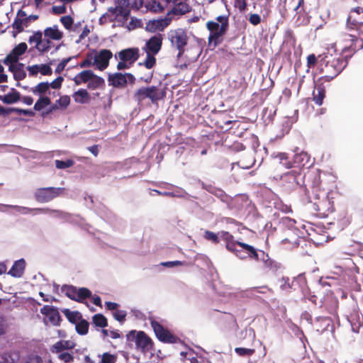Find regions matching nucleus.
<instances>
[{
	"label": "nucleus",
	"mask_w": 363,
	"mask_h": 363,
	"mask_svg": "<svg viewBox=\"0 0 363 363\" xmlns=\"http://www.w3.org/2000/svg\"><path fill=\"white\" fill-rule=\"evenodd\" d=\"M250 23L253 26H257L261 23V17L257 13H252L248 18Z\"/></svg>",
	"instance_id": "obj_60"
},
{
	"label": "nucleus",
	"mask_w": 363,
	"mask_h": 363,
	"mask_svg": "<svg viewBox=\"0 0 363 363\" xmlns=\"http://www.w3.org/2000/svg\"><path fill=\"white\" fill-rule=\"evenodd\" d=\"M139 52L138 48L123 49L115 55V58L125 61L132 65L139 58Z\"/></svg>",
	"instance_id": "obj_15"
},
{
	"label": "nucleus",
	"mask_w": 363,
	"mask_h": 363,
	"mask_svg": "<svg viewBox=\"0 0 363 363\" xmlns=\"http://www.w3.org/2000/svg\"><path fill=\"white\" fill-rule=\"evenodd\" d=\"M247 135L245 141L246 143V145L250 146L252 149H255L259 146V140L257 136L251 133L246 132Z\"/></svg>",
	"instance_id": "obj_39"
},
{
	"label": "nucleus",
	"mask_w": 363,
	"mask_h": 363,
	"mask_svg": "<svg viewBox=\"0 0 363 363\" xmlns=\"http://www.w3.org/2000/svg\"><path fill=\"white\" fill-rule=\"evenodd\" d=\"M146 53V58L143 62H140V66H144L145 68L150 69L153 68L156 65L157 60L155 55L156 54H152L150 52Z\"/></svg>",
	"instance_id": "obj_36"
},
{
	"label": "nucleus",
	"mask_w": 363,
	"mask_h": 363,
	"mask_svg": "<svg viewBox=\"0 0 363 363\" xmlns=\"http://www.w3.org/2000/svg\"><path fill=\"white\" fill-rule=\"evenodd\" d=\"M319 64V55L316 57L315 54H311L307 57V67L308 68H313L315 65Z\"/></svg>",
	"instance_id": "obj_51"
},
{
	"label": "nucleus",
	"mask_w": 363,
	"mask_h": 363,
	"mask_svg": "<svg viewBox=\"0 0 363 363\" xmlns=\"http://www.w3.org/2000/svg\"><path fill=\"white\" fill-rule=\"evenodd\" d=\"M280 186L286 194L298 191L303 205H310L314 212L321 211V198L327 196L335 187V180L333 175L318 170L303 172L301 165L284 173L280 178Z\"/></svg>",
	"instance_id": "obj_1"
},
{
	"label": "nucleus",
	"mask_w": 363,
	"mask_h": 363,
	"mask_svg": "<svg viewBox=\"0 0 363 363\" xmlns=\"http://www.w3.org/2000/svg\"><path fill=\"white\" fill-rule=\"evenodd\" d=\"M233 6L238 9L240 12L243 13L247 10V0H234Z\"/></svg>",
	"instance_id": "obj_50"
},
{
	"label": "nucleus",
	"mask_w": 363,
	"mask_h": 363,
	"mask_svg": "<svg viewBox=\"0 0 363 363\" xmlns=\"http://www.w3.org/2000/svg\"><path fill=\"white\" fill-rule=\"evenodd\" d=\"M108 85L118 89H123L127 86V79L125 75L121 72H116L113 74L108 73Z\"/></svg>",
	"instance_id": "obj_19"
},
{
	"label": "nucleus",
	"mask_w": 363,
	"mask_h": 363,
	"mask_svg": "<svg viewBox=\"0 0 363 363\" xmlns=\"http://www.w3.org/2000/svg\"><path fill=\"white\" fill-rule=\"evenodd\" d=\"M92 320L93 323L97 327L104 328L108 325L106 318L101 313L95 314L92 317Z\"/></svg>",
	"instance_id": "obj_41"
},
{
	"label": "nucleus",
	"mask_w": 363,
	"mask_h": 363,
	"mask_svg": "<svg viewBox=\"0 0 363 363\" xmlns=\"http://www.w3.org/2000/svg\"><path fill=\"white\" fill-rule=\"evenodd\" d=\"M162 36L161 34H157L152 36L143 48L145 52H150L152 54H157L162 46Z\"/></svg>",
	"instance_id": "obj_17"
},
{
	"label": "nucleus",
	"mask_w": 363,
	"mask_h": 363,
	"mask_svg": "<svg viewBox=\"0 0 363 363\" xmlns=\"http://www.w3.org/2000/svg\"><path fill=\"white\" fill-rule=\"evenodd\" d=\"M239 247L242 250V255L246 256L244 259L250 258L255 261L260 260V257L258 251L252 245L240 242Z\"/></svg>",
	"instance_id": "obj_22"
},
{
	"label": "nucleus",
	"mask_w": 363,
	"mask_h": 363,
	"mask_svg": "<svg viewBox=\"0 0 363 363\" xmlns=\"http://www.w3.org/2000/svg\"><path fill=\"white\" fill-rule=\"evenodd\" d=\"M21 99V94L15 89L12 88L11 91L1 98L4 104H11L18 101Z\"/></svg>",
	"instance_id": "obj_31"
},
{
	"label": "nucleus",
	"mask_w": 363,
	"mask_h": 363,
	"mask_svg": "<svg viewBox=\"0 0 363 363\" xmlns=\"http://www.w3.org/2000/svg\"><path fill=\"white\" fill-rule=\"evenodd\" d=\"M27 69L29 72V75L32 77L36 76L39 72L44 76H50L52 74V68L48 64L28 66Z\"/></svg>",
	"instance_id": "obj_21"
},
{
	"label": "nucleus",
	"mask_w": 363,
	"mask_h": 363,
	"mask_svg": "<svg viewBox=\"0 0 363 363\" xmlns=\"http://www.w3.org/2000/svg\"><path fill=\"white\" fill-rule=\"evenodd\" d=\"M150 10L155 13H161L164 11V7L162 4L157 1H153L151 5Z\"/></svg>",
	"instance_id": "obj_61"
},
{
	"label": "nucleus",
	"mask_w": 363,
	"mask_h": 363,
	"mask_svg": "<svg viewBox=\"0 0 363 363\" xmlns=\"http://www.w3.org/2000/svg\"><path fill=\"white\" fill-rule=\"evenodd\" d=\"M48 213L52 214L55 217H57V218H65L68 215V213H67L64 211H62L60 210L50 209V211Z\"/></svg>",
	"instance_id": "obj_62"
},
{
	"label": "nucleus",
	"mask_w": 363,
	"mask_h": 363,
	"mask_svg": "<svg viewBox=\"0 0 363 363\" xmlns=\"http://www.w3.org/2000/svg\"><path fill=\"white\" fill-rule=\"evenodd\" d=\"M74 346V343L72 341L60 340L52 345V352L59 353L65 350H72Z\"/></svg>",
	"instance_id": "obj_27"
},
{
	"label": "nucleus",
	"mask_w": 363,
	"mask_h": 363,
	"mask_svg": "<svg viewBox=\"0 0 363 363\" xmlns=\"http://www.w3.org/2000/svg\"><path fill=\"white\" fill-rule=\"evenodd\" d=\"M60 22L67 30H69L73 24V18L70 16L61 17Z\"/></svg>",
	"instance_id": "obj_55"
},
{
	"label": "nucleus",
	"mask_w": 363,
	"mask_h": 363,
	"mask_svg": "<svg viewBox=\"0 0 363 363\" xmlns=\"http://www.w3.org/2000/svg\"><path fill=\"white\" fill-rule=\"evenodd\" d=\"M51 104L50 99L47 96H40V98L37 100L34 105V110L36 111H40L43 110L46 106Z\"/></svg>",
	"instance_id": "obj_37"
},
{
	"label": "nucleus",
	"mask_w": 363,
	"mask_h": 363,
	"mask_svg": "<svg viewBox=\"0 0 363 363\" xmlns=\"http://www.w3.org/2000/svg\"><path fill=\"white\" fill-rule=\"evenodd\" d=\"M325 87L323 84V81L318 80L315 84V89L313 91V101L318 106H321L323 102V99L325 97Z\"/></svg>",
	"instance_id": "obj_20"
},
{
	"label": "nucleus",
	"mask_w": 363,
	"mask_h": 363,
	"mask_svg": "<svg viewBox=\"0 0 363 363\" xmlns=\"http://www.w3.org/2000/svg\"><path fill=\"white\" fill-rule=\"evenodd\" d=\"M40 46H35V48L42 53L47 52L49 51V50L52 48L53 45L52 43L51 42V40L47 38L45 40H41V43H40Z\"/></svg>",
	"instance_id": "obj_42"
},
{
	"label": "nucleus",
	"mask_w": 363,
	"mask_h": 363,
	"mask_svg": "<svg viewBox=\"0 0 363 363\" xmlns=\"http://www.w3.org/2000/svg\"><path fill=\"white\" fill-rule=\"evenodd\" d=\"M92 60H94L92 55L90 53H87L86 58L79 63V66L81 68L91 67V65H95Z\"/></svg>",
	"instance_id": "obj_53"
},
{
	"label": "nucleus",
	"mask_w": 363,
	"mask_h": 363,
	"mask_svg": "<svg viewBox=\"0 0 363 363\" xmlns=\"http://www.w3.org/2000/svg\"><path fill=\"white\" fill-rule=\"evenodd\" d=\"M65 191L61 187L38 188L34 193V198L38 203H48L60 196Z\"/></svg>",
	"instance_id": "obj_9"
},
{
	"label": "nucleus",
	"mask_w": 363,
	"mask_h": 363,
	"mask_svg": "<svg viewBox=\"0 0 363 363\" xmlns=\"http://www.w3.org/2000/svg\"><path fill=\"white\" fill-rule=\"evenodd\" d=\"M165 93L160 91L156 86H143L138 89L133 95L134 99L138 103H141L146 99H149L152 103H157L159 100L163 99Z\"/></svg>",
	"instance_id": "obj_6"
},
{
	"label": "nucleus",
	"mask_w": 363,
	"mask_h": 363,
	"mask_svg": "<svg viewBox=\"0 0 363 363\" xmlns=\"http://www.w3.org/2000/svg\"><path fill=\"white\" fill-rule=\"evenodd\" d=\"M52 12L55 15L63 14L67 12V8L65 5L53 6L52 7Z\"/></svg>",
	"instance_id": "obj_59"
},
{
	"label": "nucleus",
	"mask_w": 363,
	"mask_h": 363,
	"mask_svg": "<svg viewBox=\"0 0 363 363\" xmlns=\"http://www.w3.org/2000/svg\"><path fill=\"white\" fill-rule=\"evenodd\" d=\"M91 82L89 84V87L93 89H96L97 87L101 86L104 84V79L99 76L94 74V77L91 78Z\"/></svg>",
	"instance_id": "obj_49"
},
{
	"label": "nucleus",
	"mask_w": 363,
	"mask_h": 363,
	"mask_svg": "<svg viewBox=\"0 0 363 363\" xmlns=\"http://www.w3.org/2000/svg\"><path fill=\"white\" fill-rule=\"evenodd\" d=\"M14 112V108H5L0 105V116H6Z\"/></svg>",
	"instance_id": "obj_64"
},
{
	"label": "nucleus",
	"mask_w": 363,
	"mask_h": 363,
	"mask_svg": "<svg viewBox=\"0 0 363 363\" xmlns=\"http://www.w3.org/2000/svg\"><path fill=\"white\" fill-rule=\"evenodd\" d=\"M25 267V260L23 259H18L14 262L8 274L14 277H21L23 274Z\"/></svg>",
	"instance_id": "obj_25"
},
{
	"label": "nucleus",
	"mask_w": 363,
	"mask_h": 363,
	"mask_svg": "<svg viewBox=\"0 0 363 363\" xmlns=\"http://www.w3.org/2000/svg\"><path fill=\"white\" fill-rule=\"evenodd\" d=\"M108 11L111 12L113 15L116 16H123V17H127L129 15V10H127L123 8V6H116L114 8L111 7L108 9Z\"/></svg>",
	"instance_id": "obj_43"
},
{
	"label": "nucleus",
	"mask_w": 363,
	"mask_h": 363,
	"mask_svg": "<svg viewBox=\"0 0 363 363\" xmlns=\"http://www.w3.org/2000/svg\"><path fill=\"white\" fill-rule=\"evenodd\" d=\"M29 22L27 20V13L25 11L20 9L18 11L14 21L12 23L13 28V36L15 38L17 34L23 31L24 28L29 26Z\"/></svg>",
	"instance_id": "obj_13"
},
{
	"label": "nucleus",
	"mask_w": 363,
	"mask_h": 363,
	"mask_svg": "<svg viewBox=\"0 0 363 363\" xmlns=\"http://www.w3.org/2000/svg\"><path fill=\"white\" fill-rule=\"evenodd\" d=\"M259 252L261 253L262 257H260V259L263 260L264 265L266 268L269 269V270L275 271L278 269L279 266L277 262L274 261L273 259H270L268 257V255H265L264 251L260 250Z\"/></svg>",
	"instance_id": "obj_34"
},
{
	"label": "nucleus",
	"mask_w": 363,
	"mask_h": 363,
	"mask_svg": "<svg viewBox=\"0 0 363 363\" xmlns=\"http://www.w3.org/2000/svg\"><path fill=\"white\" fill-rule=\"evenodd\" d=\"M301 238L296 235H292L289 238L283 239L281 244L285 250H293L297 248L300 244Z\"/></svg>",
	"instance_id": "obj_26"
},
{
	"label": "nucleus",
	"mask_w": 363,
	"mask_h": 363,
	"mask_svg": "<svg viewBox=\"0 0 363 363\" xmlns=\"http://www.w3.org/2000/svg\"><path fill=\"white\" fill-rule=\"evenodd\" d=\"M57 103L58 104L60 108L65 109L69 105L70 98L67 95L60 96V98L57 100Z\"/></svg>",
	"instance_id": "obj_52"
},
{
	"label": "nucleus",
	"mask_w": 363,
	"mask_h": 363,
	"mask_svg": "<svg viewBox=\"0 0 363 363\" xmlns=\"http://www.w3.org/2000/svg\"><path fill=\"white\" fill-rule=\"evenodd\" d=\"M14 112L17 113H23L26 116H33L35 113L30 109H22L18 108H14Z\"/></svg>",
	"instance_id": "obj_63"
},
{
	"label": "nucleus",
	"mask_w": 363,
	"mask_h": 363,
	"mask_svg": "<svg viewBox=\"0 0 363 363\" xmlns=\"http://www.w3.org/2000/svg\"><path fill=\"white\" fill-rule=\"evenodd\" d=\"M151 327L153 329L157 338L164 343H175L178 337L171 333V332L165 328L162 324L157 320L150 322Z\"/></svg>",
	"instance_id": "obj_10"
},
{
	"label": "nucleus",
	"mask_w": 363,
	"mask_h": 363,
	"mask_svg": "<svg viewBox=\"0 0 363 363\" xmlns=\"http://www.w3.org/2000/svg\"><path fill=\"white\" fill-rule=\"evenodd\" d=\"M62 313H64L65 317L67 318V320L71 323H73V324H76L78 320H81L82 318V315H81V313L77 311H72L69 309L66 308L62 311Z\"/></svg>",
	"instance_id": "obj_33"
},
{
	"label": "nucleus",
	"mask_w": 363,
	"mask_h": 363,
	"mask_svg": "<svg viewBox=\"0 0 363 363\" xmlns=\"http://www.w3.org/2000/svg\"><path fill=\"white\" fill-rule=\"evenodd\" d=\"M112 57L113 53L111 50L107 49L101 50L94 57V63L96 68L101 71L106 69L108 67L109 61Z\"/></svg>",
	"instance_id": "obj_12"
},
{
	"label": "nucleus",
	"mask_w": 363,
	"mask_h": 363,
	"mask_svg": "<svg viewBox=\"0 0 363 363\" xmlns=\"http://www.w3.org/2000/svg\"><path fill=\"white\" fill-rule=\"evenodd\" d=\"M215 21H208L206 23V28L209 31L208 38V45L213 49L216 48L223 42V37L225 35L229 28L228 16H218Z\"/></svg>",
	"instance_id": "obj_4"
},
{
	"label": "nucleus",
	"mask_w": 363,
	"mask_h": 363,
	"mask_svg": "<svg viewBox=\"0 0 363 363\" xmlns=\"http://www.w3.org/2000/svg\"><path fill=\"white\" fill-rule=\"evenodd\" d=\"M220 240L225 243L226 249L240 259H244L246 256L242 255V250H238L237 247H239L240 242L235 240L234 236L228 231L221 230L219 232Z\"/></svg>",
	"instance_id": "obj_11"
},
{
	"label": "nucleus",
	"mask_w": 363,
	"mask_h": 363,
	"mask_svg": "<svg viewBox=\"0 0 363 363\" xmlns=\"http://www.w3.org/2000/svg\"><path fill=\"white\" fill-rule=\"evenodd\" d=\"M347 56L333 57L332 55H319V71L322 74L319 81L330 82L337 77L347 65Z\"/></svg>",
	"instance_id": "obj_3"
},
{
	"label": "nucleus",
	"mask_w": 363,
	"mask_h": 363,
	"mask_svg": "<svg viewBox=\"0 0 363 363\" xmlns=\"http://www.w3.org/2000/svg\"><path fill=\"white\" fill-rule=\"evenodd\" d=\"M11 207L14 208H18V209H22V210L25 211L26 213L35 211L37 213H48L50 211L49 208H25V207H20L18 206H11Z\"/></svg>",
	"instance_id": "obj_46"
},
{
	"label": "nucleus",
	"mask_w": 363,
	"mask_h": 363,
	"mask_svg": "<svg viewBox=\"0 0 363 363\" xmlns=\"http://www.w3.org/2000/svg\"><path fill=\"white\" fill-rule=\"evenodd\" d=\"M128 341L135 342L138 348L143 352L149 351L152 348V340L143 331L131 330L126 335Z\"/></svg>",
	"instance_id": "obj_8"
},
{
	"label": "nucleus",
	"mask_w": 363,
	"mask_h": 363,
	"mask_svg": "<svg viewBox=\"0 0 363 363\" xmlns=\"http://www.w3.org/2000/svg\"><path fill=\"white\" fill-rule=\"evenodd\" d=\"M40 313L48 318L52 325L59 326L60 325L62 317L57 308L45 305L40 309Z\"/></svg>",
	"instance_id": "obj_16"
},
{
	"label": "nucleus",
	"mask_w": 363,
	"mask_h": 363,
	"mask_svg": "<svg viewBox=\"0 0 363 363\" xmlns=\"http://www.w3.org/2000/svg\"><path fill=\"white\" fill-rule=\"evenodd\" d=\"M43 34L45 38L52 40H60L63 38V33L58 29L57 25L46 28Z\"/></svg>",
	"instance_id": "obj_24"
},
{
	"label": "nucleus",
	"mask_w": 363,
	"mask_h": 363,
	"mask_svg": "<svg viewBox=\"0 0 363 363\" xmlns=\"http://www.w3.org/2000/svg\"><path fill=\"white\" fill-rule=\"evenodd\" d=\"M167 35L172 47L178 51L177 57H181L184 54L188 45L189 37L186 31L182 28H177L169 30Z\"/></svg>",
	"instance_id": "obj_5"
},
{
	"label": "nucleus",
	"mask_w": 363,
	"mask_h": 363,
	"mask_svg": "<svg viewBox=\"0 0 363 363\" xmlns=\"http://www.w3.org/2000/svg\"><path fill=\"white\" fill-rule=\"evenodd\" d=\"M9 65V70L13 74V78L15 80L19 82L26 77V73L23 69V64L18 63Z\"/></svg>",
	"instance_id": "obj_23"
},
{
	"label": "nucleus",
	"mask_w": 363,
	"mask_h": 363,
	"mask_svg": "<svg viewBox=\"0 0 363 363\" xmlns=\"http://www.w3.org/2000/svg\"><path fill=\"white\" fill-rule=\"evenodd\" d=\"M190 11V6L185 2L176 4L174 6L167 12L172 17V15H184Z\"/></svg>",
	"instance_id": "obj_28"
},
{
	"label": "nucleus",
	"mask_w": 363,
	"mask_h": 363,
	"mask_svg": "<svg viewBox=\"0 0 363 363\" xmlns=\"http://www.w3.org/2000/svg\"><path fill=\"white\" fill-rule=\"evenodd\" d=\"M89 322L84 319L79 320V322L76 323L75 329L78 334L81 335H86L89 331Z\"/></svg>",
	"instance_id": "obj_38"
},
{
	"label": "nucleus",
	"mask_w": 363,
	"mask_h": 363,
	"mask_svg": "<svg viewBox=\"0 0 363 363\" xmlns=\"http://www.w3.org/2000/svg\"><path fill=\"white\" fill-rule=\"evenodd\" d=\"M75 102L79 104H86L89 101V95L86 89H79L73 94Z\"/></svg>",
	"instance_id": "obj_32"
},
{
	"label": "nucleus",
	"mask_w": 363,
	"mask_h": 363,
	"mask_svg": "<svg viewBox=\"0 0 363 363\" xmlns=\"http://www.w3.org/2000/svg\"><path fill=\"white\" fill-rule=\"evenodd\" d=\"M116 360V355L110 354L108 352L104 353L101 358L102 363H115Z\"/></svg>",
	"instance_id": "obj_54"
},
{
	"label": "nucleus",
	"mask_w": 363,
	"mask_h": 363,
	"mask_svg": "<svg viewBox=\"0 0 363 363\" xmlns=\"http://www.w3.org/2000/svg\"><path fill=\"white\" fill-rule=\"evenodd\" d=\"M203 238L214 245H217L220 242V238L219 236V232L216 233L210 230H205L203 234Z\"/></svg>",
	"instance_id": "obj_40"
},
{
	"label": "nucleus",
	"mask_w": 363,
	"mask_h": 363,
	"mask_svg": "<svg viewBox=\"0 0 363 363\" xmlns=\"http://www.w3.org/2000/svg\"><path fill=\"white\" fill-rule=\"evenodd\" d=\"M58 358L65 363H69L74 360L73 355L67 352H59Z\"/></svg>",
	"instance_id": "obj_56"
},
{
	"label": "nucleus",
	"mask_w": 363,
	"mask_h": 363,
	"mask_svg": "<svg viewBox=\"0 0 363 363\" xmlns=\"http://www.w3.org/2000/svg\"><path fill=\"white\" fill-rule=\"evenodd\" d=\"M347 32L341 34L338 43L344 56L351 57L363 48V8L355 7L350 11L346 20Z\"/></svg>",
	"instance_id": "obj_2"
},
{
	"label": "nucleus",
	"mask_w": 363,
	"mask_h": 363,
	"mask_svg": "<svg viewBox=\"0 0 363 363\" xmlns=\"http://www.w3.org/2000/svg\"><path fill=\"white\" fill-rule=\"evenodd\" d=\"M64 81L62 77L60 76L57 77L55 80H53L51 83L48 82L49 87H52L55 89H60L62 86V83Z\"/></svg>",
	"instance_id": "obj_58"
},
{
	"label": "nucleus",
	"mask_w": 363,
	"mask_h": 363,
	"mask_svg": "<svg viewBox=\"0 0 363 363\" xmlns=\"http://www.w3.org/2000/svg\"><path fill=\"white\" fill-rule=\"evenodd\" d=\"M113 315L116 320L122 323L125 320V317L127 315V313L125 311L116 310L113 313Z\"/></svg>",
	"instance_id": "obj_57"
},
{
	"label": "nucleus",
	"mask_w": 363,
	"mask_h": 363,
	"mask_svg": "<svg viewBox=\"0 0 363 363\" xmlns=\"http://www.w3.org/2000/svg\"><path fill=\"white\" fill-rule=\"evenodd\" d=\"M49 89H50V87L48 85V82H40L35 86L32 87L30 89V91L34 95H39L40 96H43L42 95L47 93V91L49 90Z\"/></svg>",
	"instance_id": "obj_35"
},
{
	"label": "nucleus",
	"mask_w": 363,
	"mask_h": 363,
	"mask_svg": "<svg viewBox=\"0 0 363 363\" xmlns=\"http://www.w3.org/2000/svg\"><path fill=\"white\" fill-rule=\"evenodd\" d=\"M172 20V17L169 13L166 14L163 18L150 21L147 23V29L150 31L155 32L156 30H163L164 28L167 27Z\"/></svg>",
	"instance_id": "obj_18"
},
{
	"label": "nucleus",
	"mask_w": 363,
	"mask_h": 363,
	"mask_svg": "<svg viewBox=\"0 0 363 363\" xmlns=\"http://www.w3.org/2000/svg\"><path fill=\"white\" fill-rule=\"evenodd\" d=\"M28 46L26 43H21L15 46L9 54L3 60V63L6 65L16 64L19 60V57L23 55L27 50Z\"/></svg>",
	"instance_id": "obj_14"
},
{
	"label": "nucleus",
	"mask_w": 363,
	"mask_h": 363,
	"mask_svg": "<svg viewBox=\"0 0 363 363\" xmlns=\"http://www.w3.org/2000/svg\"><path fill=\"white\" fill-rule=\"evenodd\" d=\"M78 55L77 56H73V57H69L67 58H64L57 66L55 70V72L56 74H60L65 68L66 65H67V63L73 58H75L77 57Z\"/></svg>",
	"instance_id": "obj_47"
},
{
	"label": "nucleus",
	"mask_w": 363,
	"mask_h": 363,
	"mask_svg": "<svg viewBox=\"0 0 363 363\" xmlns=\"http://www.w3.org/2000/svg\"><path fill=\"white\" fill-rule=\"evenodd\" d=\"M43 33L40 30L36 31L34 34L29 37L28 42L30 43H35V46H40L42 40Z\"/></svg>",
	"instance_id": "obj_48"
},
{
	"label": "nucleus",
	"mask_w": 363,
	"mask_h": 363,
	"mask_svg": "<svg viewBox=\"0 0 363 363\" xmlns=\"http://www.w3.org/2000/svg\"><path fill=\"white\" fill-rule=\"evenodd\" d=\"M306 155L304 153L297 154L294 155V160L293 162L289 161V159L286 160L284 161L280 162V164L285 167L287 169H294V167H295L296 165H301L302 167L304 166L303 164H301V161L303 160V157H306Z\"/></svg>",
	"instance_id": "obj_29"
},
{
	"label": "nucleus",
	"mask_w": 363,
	"mask_h": 363,
	"mask_svg": "<svg viewBox=\"0 0 363 363\" xmlns=\"http://www.w3.org/2000/svg\"><path fill=\"white\" fill-rule=\"evenodd\" d=\"M235 352L236 354L240 357H245V356H252L255 352V349H248V348H244V347H235Z\"/></svg>",
	"instance_id": "obj_45"
},
{
	"label": "nucleus",
	"mask_w": 363,
	"mask_h": 363,
	"mask_svg": "<svg viewBox=\"0 0 363 363\" xmlns=\"http://www.w3.org/2000/svg\"><path fill=\"white\" fill-rule=\"evenodd\" d=\"M62 292L65 294L71 300L75 301L79 303H86V298L91 297V291L85 287L77 289L72 285H63L61 288Z\"/></svg>",
	"instance_id": "obj_7"
},
{
	"label": "nucleus",
	"mask_w": 363,
	"mask_h": 363,
	"mask_svg": "<svg viewBox=\"0 0 363 363\" xmlns=\"http://www.w3.org/2000/svg\"><path fill=\"white\" fill-rule=\"evenodd\" d=\"M55 164L57 169H64L72 167L74 161L72 160H67L66 161L56 160Z\"/></svg>",
	"instance_id": "obj_44"
},
{
	"label": "nucleus",
	"mask_w": 363,
	"mask_h": 363,
	"mask_svg": "<svg viewBox=\"0 0 363 363\" xmlns=\"http://www.w3.org/2000/svg\"><path fill=\"white\" fill-rule=\"evenodd\" d=\"M94 77V73L91 70H84L80 73L77 74L74 81L76 85H79L82 83H86L91 79Z\"/></svg>",
	"instance_id": "obj_30"
}]
</instances>
